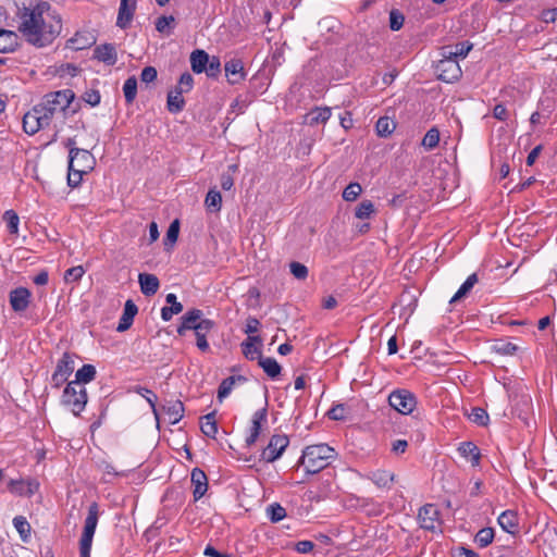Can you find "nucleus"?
<instances>
[{
	"label": "nucleus",
	"instance_id": "e2e57ef3",
	"mask_svg": "<svg viewBox=\"0 0 557 557\" xmlns=\"http://www.w3.org/2000/svg\"><path fill=\"white\" fill-rule=\"evenodd\" d=\"M84 274H85V269L82 265L72 267L65 271L64 281L66 283L78 282L83 277Z\"/></svg>",
	"mask_w": 557,
	"mask_h": 557
},
{
	"label": "nucleus",
	"instance_id": "3c124183",
	"mask_svg": "<svg viewBox=\"0 0 557 557\" xmlns=\"http://www.w3.org/2000/svg\"><path fill=\"white\" fill-rule=\"evenodd\" d=\"M267 515L271 522L276 523L286 517V509L278 503H273L268 506Z\"/></svg>",
	"mask_w": 557,
	"mask_h": 557
},
{
	"label": "nucleus",
	"instance_id": "4c0bfd02",
	"mask_svg": "<svg viewBox=\"0 0 557 557\" xmlns=\"http://www.w3.org/2000/svg\"><path fill=\"white\" fill-rule=\"evenodd\" d=\"M205 205L208 211L212 213L219 212L221 210L222 196L216 186L209 189L205 199Z\"/></svg>",
	"mask_w": 557,
	"mask_h": 557
},
{
	"label": "nucleus",
	"instance_id": "37998d69",
	"mask_svg": "<svg viewBox=\"0 0 557 557\" xmlns=\"http://www.w3.org/2000/svg\"><path fill=\"white\" fill-rule=\"evenodd\" d=\"M178 234H180V221L178 220H174L168 231H166V235L163 239V245H164V249L166 251H170L173 249L174 247V244L176 243L177 238H178Z\"/></svg>",
	"mask_w": 557,
	"mask_h": 557
},
{
	"label": "nucleus",
	"instance_id": "a211bd4d",
	"mask_svg": "<svg viewBox=\"0 0 557 557\" xmlns=\"http://www.w3.org/2000/svg\"><path fill=\"white\" fill-rule=\"evenodd\" d=\"M366 479L379 488L391 490L396 474L388 470L376 469L367 473Z\"/></svg>",
	"mask_w": 557,
	"mask_h": 557
},
{
	"label": "nucleus",
	"instance_id": "bb28decb",
	"mask_svg": "<svg viewBox=\"0 0 557 557\" xmlns=\"http://www.w3.org/2000/svg\"><path fill=\"white\" fill-rule=\"evenodd\" d=\"M138 282L141 293L147 297L153 296L160 287L159 278L154 274L139 273Z\"/></svg>",
	"mask_w": 557,
	"mask_h": 557
},
{
	"label": "nucleus",
	"instance_id": "f257e3e1",
	"mask_svg": "<svg viewBox=\"0 0 557 557\" xmlns=\"http://www.w3.org/2000/svg\"><path fill=\"white\" fill-rule=\"evenodd\" d=\"M62 18L51 4H42L39 11L20 14L18 32L37 48L51 45L61 34Z\"/></svg>",
	"mask_w": 557,
	"mask_h": 557
},
{
	"label": "nucleus",
	"instance_id": "5fc2aeb1",
	"mask_svg": "<svg viewBox=\"0 0 557 557\" xmlns=\"http://www.w3.org/2000/svg\"><path fill=\"white\" fill-rule=\"evenodd\" d=\"M374 213V205L371 200H362L355 211V216L364 220L369 219Z\"/></svg>",
	"mask_w": 557,
	"mask_h": 557
},
{
	"label": "nucleus",
	"instance_id": "de8ad7c7",
	"mask_svg": "<svg viewBox=\"0 0 557 557\" xmlns=\"http://www.w3.org/2000/svg\"><path fill=\"white\" fill-rule=\"evenodd\" d=\"M495 532L493 528H482L474 536V542L479 547L484 548L491 545L494 541Z\"/></svg>",
	"mask_w": 557,
	"mask_h": 557
},
{
	"label": "nucleus",
	"instance_id": "a19ab883",
	"mask_svg": "<svg viewBox=\"0 0 557 557\" xmlns=\"http://www.w3.org/2000/svg\"><path fill=\"white\" fill-rule=\"evenodd\" d=\"M236 381L245 382L246 379L243 375H238V376L232 375V376L224 379L221 382V384L219 385V388H218L219 401H222L225 397H227L230 395Z\"/></svg>",
	"mask_w": 557,
	"mask_h": 557
},
{
	"label": "nucleus",
	"instance_id": "4468645a",
	"mask_svg": "<svg viewBox=\"0 0 557 557\" xmlns=\"http://www.w3.org/2000/svg\"><path fill=\"white\" fill-rule=\"evenodd\" d=\"M268 421V409L263 407L253 412L251 418V425L248 430V435L245 438V443L247 447H251L258 441L263 424Z\"/></svg>",
	"mask_w": 557,
	"mask_h": 557
},
{
	"label": "nucleus",
	"instance_id": "7ed1b4c3",
	"mask_svg": "<svg viewBox=\"0 0 557 557\" xmlns=\"http://www.w3.org/2000/svg\"><path fill=\"white\" fill-rule=\"evenodd\" d=\"M74 98L75 94L72 89H62L45 95L42 100L35 107L46 119L48 125H50L53 117L59 115L65 116Z\"/></svg>",
	"mask_w": 557,
	"mask_h": 557
},
{
	"label": "nucleus",
	"instance_id": "c9c22d12",
	"mask_svg": "<svg viewBox=\"0 0 557 557\" xmlns=\"http://www.w3.org/2000/svg\"><path fill=\"white\" fill-rule=\"evenodd\" d=\"M13 2L17 9L16 15L18 18L20 14L36 12L40 10L42 4H50L42 0H13Z\"/></svg>",
	"mask_w": 557,
	"mask_h": 557
},
{
	"label": "nucleus",
	"instance_id": "473e14b6",
	"mask_svg": "<svg viewBox=\"0 0 557 557\" xmlns=\"http://www.w3.org/2000/svg\"><path fill=\"white\" fill-rule=\"evenodd\" d=\"M163 410L171 424H176L184 416V405L181 400L169 401L163 406Z\"/></svg>",
	"mask_w": 557,
	"mask_h": 557
},
{
	"label": "nucleus",
	"instance_id": "20e7f679",
	"mask_svg": "<svg viewBox=\"0 0 557 557\" xmlns=\"http://www.w3.org/2000/svg\"><path fill=\"white\" fill-rule=\"evenodd\" d=\"M99 519V505L94 502L88 507L87 517L84 523V530L79 540V556L90 557L92 539Z\"/></svg>",
	"mask_w": 557,
	"mask_h": 557
},
{
	"label": "nucleus",
	"instance_id": "423d86ee",
	"mask_svg": "<svg viewBox=\"0 0 557 557\" xmlns=\"http://www.w3.org/2000/svg\"><path fill=\"white\" fill-rule=\"evenodd\" d=\"M440 54L442 59L438 60L435 65V72L438 79L445 83H454L458 81L462 75L458 60L451 55H447L442 49Z\"/></svg>",
	"mask_w": 557,
	"mask_h": 557
},
{
	"label": "nucleus",
	"instance_id": "6e6552de",
	"mask_svg": "<svg viewBox=\"0 0 557 557\" xmlns=\"http://www.w3.org/2000/svg\"><path fill=\"white\" fill-rule=\"evenodd\" d=\"M389 406L401 414H410L417 407L416 395L409 389L398 388L388 396Z\"/></svg>",
	"mask_w": 557,
	"mask_h": 557
},
{
	"label": "nucleus",
	"instance_id": "4d7b16f0",
	"mask_svg": "<svg viewBox=\"0 0 557 557\" xmlns=\"http://www.w3.org/2000/svg\"><path fill=\"white\" fill-rule=\"evenodd\" d=\"M242 352L248 360H259V356H262L261 348L252 345L250 342H243L240 344Z\"/></svg>",
	"mask_w": 557,
	"mask_h": 557
},
{
	"label": "nucleus",
	"instance_id": "aec40b11",
	"mask_svg": "<svg viewBox=\"0 0 557 557\" xmlns=\"http://www.w3.org/2000/svg\"><path fill=\"white\" fill-rule=\"evenodd\" d=\"M96 42V37L91 32L88 30H78L74 34L73 37L67 39L66 48H70L75 51L84 50Z\"/></svg>",
	"mask_w": 557,
	"mask_h": 557
},
{
	"label": "nucleus",
	"instance_id": "393cba45",
	"mask_svg": "<svg viewBox=\"0 0 557 557\" xmlns=\"http://www.w3.org/2000/svg\"><path fill=\"white\" fill-rule=\"evenodd\" d=\"M215 327V322L210 319H205L202 325L195 330L196 345L199 350L206 352L209 350V343L207 341V334Z\"/></svg>",
	"mask_w": 557,
	"mask_h": 557
},
{
	"label": "nucleus",
	"instance_id": "ea45409f",
	"mask_svg": "<svg viewBox=\"0 0 557 557\" xmlns=\"http://www.w3.org/2000/svg\"><path fill=\"white\" fill-rule=\"evenodd\" d=\"M75 369L74 355L70 352H64L61 359L58 361L55 371L62 373L63 375L70 377Z\"/></svg>",
	"mask_w": 557,
	"mask_h": 557
},
{
	"label": "nucleus",
	"instance_id": "0e129e2a",
	"mask_svg": "<svg viewBox=\"0 0 557 557\" xmlns=\"http://www.w3.org/2000/svg\"><path fill=\"white\" fill-rule=\"evenodd\" d=\"M207 75L209 77H216L221 72V62L219 57H209V62L206 69Z\"/></svg>",
	"mask_w": 557,
	"mask_h": 557
},
{
	"label": "nucleus",
	"instance_id": "052dcab7",
	"mask_svg": "<svg viewBox=\"0 0 557 557\" xmlns=\"http://www.w3.org/2000/svg\"><path fill=\"white\" fill-rule=\"evenodd\" d=\"M362 188L359 183H350L343 191V198L346 201H355L361 194Z\"/></svg>",
	"mask_w": 557,
	"mask_h": 557
},
{
	"label": "nucleus",
	"instance_id": "774afa93",
	"mask_svg": "<svg viewBox=\"0 0 557 557\" xmlns=\"http://www.w3.org/2000/svg\"><path fill=\"white\" fill-rule=\"evenodd\" d=\"M493 117L500 121V122H506L508 121L509 119V112L507 110V108L503 104V103H497L494 108H493Z\"/></svg>",
	"mask_w": 557,
	"mask_h": 557
},
{
	"label": "nucleus",
	"instance_id": "cd10ccee",
	"mask_svg": "<svg viewBox=\"0 0 557 557\" xmlns=\"http://www.w3.org/2000/svg\"><path fill=\"white\" fill-rule=\"evenodd\" d=\"M498 524L500 528L510 534H515L518 532V515L513 510H505L503 511L498 519Z\"/></svg>",
	"mask_w": 557,
	"mask_h": 557
},
{
	"label": "nucleus",
	"instance_id": "e433bc0d",
	"mask_svg": "<svg viewBox=\"0 0 557 557\" xmlns=\"http://www.w3.org/2000/svg\"><path fill=\"white\" fill-rule=\"evenodd\" d=\"M472 44L469 42V41H461V42H458L455 47H451V46H445V47H442L441 49L444 50V53H446L447 55H451L453 58H455L456 60H458L459 58L463 59L468 55V53L470 52V50L472 49Z\"/></svg>",
	"mask_w": 557,
	"mask_h": 557
},
{
	"label": "nucleus",
	"instance_id": "9d476101",
	"mask_svg": "<svg viewBox=\"0 0 557 557\" xmlns=\"http://www.w3.org/2000/svg\"><path fill=\"white\" fill-rule=\"evenodd\" d=\"M289 444V438L285 434H274L271 436L268 445L262 449L260 459L265 462L277 460Z\"/></svg>",
	"mask_w": 557,
	"mask_h": 557
},
{
	"label": "nucleus",
	"instance_id": "13d9d810",
	"mask_svg": "<svg viewBox=\"0 0 557 557\" xmlns=\"http://www.w3.org/2000/svg\"><path fill=\"white\" fill-rule=\"evenodd\" d=\"M135 391L137 394L143 396L148 401L154 416L158 417V411H157V407H156V401L158 399L157 395L151 389L144 387V386H137L135 388Z\"/></svg>",
	"mask_w": 557,
	"mask_h": 557
},
{
	"label": "nucleus",
	"instance_id": "72a5a7b5",
	"mask_svg": "<svg viewBox=\"0 0 557 557\" xmlns=\"http://www.w3.org/2000/svg\"><path fill=\"white\" fill-rule=\"evenodd\" d=\"M209 62V54L205 50H195L190 54V65L191 70L200 74L206 71L207 64Z\"/></svg>",
	"mask_w": 557,
	"mask_h": 557
},
{
	"label": "nucleus",
	"instance_id": "ddd939ff",
	"mask_svg": "<svg viewBox=\"0 0 557 557\" xmlns=\"http://www.w3.org/2000/svg\"><path fill=\"white\" fill-rule=\"evenodd\" d=\"M203 312L200 309L193 308L186 311L180 318V324L177 326V334L184 336L188 331H195L202 325Z\"/></svg>",
	"mask_w": 557,
	"mask_h": 557
},
{
	"label": "nucleus",
	"instance_id": "c756f323",
	"mask_svg": "<svg viewBox=\"0 0 557 557\" xmlns=\"http://www.w3.org/2000/svg\"><path fill=\"white\" fill-rule=\"evenodd\" d=\"M96 368L92 364H84L81 369H78L75 373V380H73V384L75 386H84L87 383H90L96 379Z\"/></svg>",
	"mask_w": 557,
	"mask_h": 557
},
{
	"label": "nucleus",
	"instance_id": "680f3d73",
	"mask_svg": "<svg viewBox=\"0 0 557 557\" xmlns=\"http://www.w3.org/2000/svg\"><path fill=\"white\" fill-rule=\"evenodd\" d=\"M289 270H290V273L294 275V277L297 280L305 281L308 277V273H309L308 268L300 262H297V261L290 262Z\"/></svg>",
	"mask_w": 557,
	"mask_h": 557
},
{
	"label": "nucleus",
	"instance_id": "c85d7f7f",
	"mask_svg": "<svg viewBox=\"0 0 557 557\" xmlns=\"http://www.w3.org/2000/svg\"><path fill=\"white\" fill-rule=\"evenodd\" d=\"M459 454L469 459L473 467L479 466L481 453L478 446L472 442H461L458 446Z\"/></svg>",
	"mask_w": 557,
	"mask_h": 557
},
{
	"label": "nucleus",
	"instance_id": "bf43d9fd",
	"mask_svg": "<svg viewBox=\"0 0 557 557\" xmlns=\"http://www.w3.org/2000/svg\"><path fill=\"white\" fill-rule=\"evenodd\" d=\"M194 86V78L190 73L185 72L181 75L175 89L180 90L183 94L189 92Z\"/></svg>",
	"mask_w": 557,
	"mask_h": 557
},
{
	"label": "nucleus",
	"instance_id": "6e6d98bb",
	"mask_svg": "<svg viewBox=\"0 0 557 557\" xmlns=\"http://www.w3.org/2000/svg\"><path fill=\"white\" fill-rule=\"evenodd\" d=\"M469 419L476 423L480 426H485L488 423V414L487 412L481 408V407H474L471 409V412L469 414Z\"/></svg>",
	"mask_w": 557,
	"mask_h": 557
},
{
	"label": "nucleus",
	"instance_id": "58836bf2",
	"mask_svg": "<svg viewBox=\"0 0 557 557\" xmlns=\"http://www.w3.org/2000/svg\"><path fill=\"white\" fill-rule=\"evenodd\" d=\"M478 281L479 277L476 273H472L471 275H469L467 280L461 284L457 293L451 297L449 302L455 304L462 299L463 297H466L471 292L473 286L478 283Z\"/></svg>",
	"mask_w": 557,
	"mask_h": 557
},
{
	"label": "nucleus",
	"instance_id": "864d4df0",
	"mask_svg": "<svg viewBox=\"0 0 557 557\" xmlns=\"http://www.w3.org/2000/svg\"><path fill=\"white\" fill-rule=\"evenodd\" d=\"M440 143V132L436 127L430 128L422 139V146L428 149H434Z\"/></svg>",
	"mask_w": 557,
	"mask_h": 557
},
{
	"label": "nucleus",
	"instance_id": "8fccbe9b",
	"mask_svg": "<svg viewBox=\"0 0 557 557\" xmlns=\"http://www.w3.org/2000/svg\"><path fill=\"white\" fill-rule=\"evenodd\" d=\"M3 221L7 223L8 232L12 235H16L18 233V224L20 218L17 213L10 209L7 210L2 215Z\"/></svg>",
	"mask_w": 557,
	"mask_h": 557
},
{
	"label": "nucleus",
	"instance_id": "2f4dec72",
	"mask_svg": "<svg viewBox=\"0 0 557 557\" xmlns=\"http://www.w3.org/2000/svg\"><path fill=\"white\" fill-rule=\"evenodd\" d=\"M332 116L330 107H315L307 114V123L309 125H317L319 123H326Z\"/></svg>",
	"mask_w": 557,
	"mask_h": 557
},
{
	"label": "nucleus",
	"instance_id": "f03ea898",
	"mask_svg": "<svg viewBox=\"0 0 557 557\" xmlns=\"http://www.w3.org/2000/svg\"><path fill=\"white\" fill-rule=\"evenodd\" d=\"M337 457L336 450L327 444L307 446L298 465L305 468L306 473L315 474L324 470Z\"/></svg>",
	"mask_w": 557,
	"mask_h": 557
},
{
	"label": "nucleus",
	"instance_id": "f3484780",
	"mask_svg": "<svg viewBox=\"0 0 557 557\" xmlns=\"http://www.w3.org/2000/svg\"><path fill=\"white\" fill-rule=\"evenodd\" d=\"M32 293L26 287H16L9 294L10 305L15 312L25 311L30 304Z\"/></svg>",
	"mask_w": 557,
	"mask_h": 557
},
{
	"label": "nucleus",
	"instance_id": "0eeeda50",
	"mask_svg": "<svg viewBox=\"0 0 557 557\" xmlns=\"http://www.w3.org/2000/svg\"><path fill=\"white\" fill-rule=\"evenodd\" d=\"M67 174H89L94 168L95 159L92 154L79 148L70 150Z\"/></svg>",
	"mask_w": 557,
	"mask_h": 557
},
{
	"label": "nucleus",
	"instance_id": "603ef678",
	"mask_svg": "<svg viewBox=\"0 0 557 557\" xmlns=\"http://www.w3.org/2000/svg\"><path fill=\"white\" fill-rule=\"evenodd\" d=\"M349 408L346 404H336L329 411L327 417L334 421H343L347 419Z\"/></svg>",
	"mask_w": 557,
	"mask_h": 557
},
{
	"label": "nucleus",
	"instance_id": "dca6fc26",
	"mask_svg": "<svg viewBox=\"0 0 557 557\" xmlns=\"http://www.w3.org/2000/svg\"><path fill=\"white\" fill-rule=\"evenodd\" d=\"M46 119L38 112L34 106L23 117V129L29 135L36 134L39 129L48 127Z\"/></svg>",
	"mask_w": 557,
	"mask_h": 557
},
{
	"label": "nucleus",
	"instance_id": "39448f33",
	"mask_svg": "<svg viewBox=\"0 0 557 557\" xmlns=\"http://www.w3.org/2000/svg\"><path fill=\"white\" fill-rule=\"evenodd\" d=\"M88 401V395L85 386H75L73 382H67L62 397L61 403L65 407H69L72 413L78 417L86 407Z\"/></svg>",
	"mask_w": 557,
	"mask_h": 557
},
{
	"label": "nucleus",
	"instance_id": "a878e982",
	"mask_svg": "<svg viewBox=\"0 0 557 557\" xmlns=\"http://www.w3.org/2000/svg\"><path fill=\"white\" fill-rule=\"evenodd\" d=\"M508 176H499L498 178V184L502 185V187H504L505 189H509V194H512V193H520L531 186H537V185H541L543 186L544 185V182H537L535 180V176H529L527 180L524 181H519L518 183L513 184L511 187H509V185H511L513 183V180H510L509 182H505V180L507 178Z\"/></svg>",
	"mask_w": 557,
	"mask_h": 557
},
{
	"label": "nucleus",
	"instance_id": "f704fd0d",
	"mask_svg": "<svg viewBox=\"0 0 557 557\" xmlns=\"http://www.w3.org/2000/svg\"><path fill=\"white\" fill-rule=\"evenodd\" d=\"M258 364L263 369L265 374L271 379H276L282 371V367L272 357L259 356Z\"/></svg>",
	"mask_w": 557,
	"mask_h": 557
},
{
	"label": "nucleus",
	"instance_id": "412c9836",
	"mask_svg": "<svg viewBox=\"0 0 557 557\" xmlns=\"http://www.w3.org/2000/svg\"><path fill=\"white\" fill-rule=\"evenodd\" d=\"M136 0H121L116 18V25L120 28L126 29L131 25L136 10Z\"/></svg>",
	"mask_w": 557,
	"mask_h": 557
},
{
	"label": "nucleus",
	"instance_id": "4be33fe9",
	"mask_svg": "<svg viewBox=\"0 0 557 557\" xmlns=\"http://www.w3.org/2000/svg\"><path fill=\"white\" fill-rule=\"evenodd\" d=\"M20 45L18 35L0 26V53L13 52Z\"/></svg>",
	"mask_w": 557,
	"mask_h": 557
},
{
	"label": "nucleus",
	"instance_id": "1a4fd4ad",
	"mask_svg": "<svg viewBox=\"0 0 557 557\" xmlns=\"http://www.w3.org/2000/svg\"><path fill=\"white\" fill-rule=\"evenodd\" d=\"M420 528L431 532H443L441 510L435 504H425L418 511Z\"/></svg>",
	"mask_w": 557,
	"mask_h": 557
},
{
	"label": "nucleus",
	"instance_id": "6ab92c4d",
	"mask_svg": "<svg viewBox=\"0 0 557 557\" xmlns=\"http://www.w3.org/2000/svg\"><path fill=\"white\" fill-rule=\"evenodd\" d=\"M194 500H199L208 491V478L200 468H194L190 473Z\"/></svg>",
	"mask_w": 557,
	"mask_h": 557
},
{
	"label": "nucleus",
	"instance_id": "b1692460",
	"mask_svg": "<svg viewBox=\"0 0 557 557\" xmlns=\"http://www.w3.org/2000/svg\"><path fill=\"white\" fill-rule=\"evenodd\" d=\"M137 312L138 308L135 305V302L131 299L126 300L123 313L116 326V331L120 333L127 331L132 326L134 318L137 314Z\"/></svg>",
	"mask_w": 557,
	"mask_h": 557
},
{
	"label": "nucleus",
	"instance_id": "338daca9",
	"mask_svg": "<svg viewBox=\"0 0 557 557\" xmlns=\"http://www.w3.org/2000/svg\"><path fill=\"white\" fill-rule=\"evenodd\" d=\"M200 430L201 432L210 437V438H215L216 434H218V424H216V421H212V422H205V421H201V424H200Z\"/></svg>",
	"mask_w": 557,
	"mask_h": 557
},
{
	"label": "nucleus",
	"instance_id": "09e8293b",
	"mask_svg": "<svg viewBox=\"0 0 557 557\" xmlns=\"http://www.w3.org/2000/svg\"><path fill=\"white\" fill-rule=\"evenodd\" d=\"M123 94L126 103L131 104L134 102L137 95V78L135 76H129L124 82Z\"/></svg>",
	"mask_w": 557,
	"mask_h": 557
},
{
	"label": "nucleus",
	"instance_id": "49530a36",
	"mask_svg": "<svg viewBox=\"0 0 557 557\" xmlns=\"http://www.w3.org/2000/svg\"><path fill=\"white\" fill-rule=\"evenodd\" d=\"M492 348L500 356H515L519 350L516 344L503 339L496 341Z\"/></svg>",
	"mask_w": 557,
	"mask_h": 557
},
{
	"label": "nucleus",
	"instance_id": "c03bdc74",
	"mask_svg": "<svg viewBox=\"0 0 557 557\" xmlns=\"http://www.w3.org/2000/svg\"><path fill=\"white\" fill-rule=\"evenodd\" d=\"M396 128V123L388 116H381L375 125L376 134L380 137L389 136Z\"/></svg>",
	"mask_w": 557,
	"mask_h": 557
},
{
	"label": "nucleus",
	"instance_id": "79ce46f5",
	"mask_svg": "<svg viewBox=\"0 0 557 557\" xmlns=\"http://www.w3.org/2000/svg\"><path fill=\"white\" fill-rule=\"evenodd\" d=\"M13 525L24 543L30 539L32 527L24 516H16L13 518Z\"/></svg>",
	"mask_w": 557,
	"mask_h": 557
},
{
	"label": "nucleus",
	"instance_id": "7c9ffc66",
	"mask_svg": "<svg viewBox=\"0 0 557 557\" xmlns=\"http://www.w3.org/2000/svg\"><path fill=\"white\" fill-rule=\"evenodd\" d=\"M183 95V92L175 88L168 92L166 108L169 112L176 114L184 110L185 99Z\"/></svg>",
	"mask_w": 557,
	"mask_h": 557
},
{
	"label": "nucleus",
	"instance_id": "a18cd8bd",
	"mask_svg": "<svg viewBox=\"0 0 557 557\" xmlns=\"http://www.w3.org/2000/svg\"><path fill=\"white\" fill-rule=\"evenodd\" d=\"M156 29L162 35H171L174 26H175V18L173 15H161L156 20Z\"/></svg>",
	"mask_w": 557,
	"mask_h": 557
},
{
	"label": "nucleus",
	"instance_id": "2eb2a0df",
	"mask_svg": "<svg viewBox=\"0 0 557 557\" xmlns=\"http://www.w3.org/2000/svg\"><path fill=\"white\" fill-rule=\"evenodd\" d=\"M224 72L228 84L237 85L246 79L244 62L239 58H231L224 63Z\"/></svg>",
	"mask_w": 557,
	"mask_h": 557
},
{
	"label": "nucleus",
	"instance_id": "5701e85b",
	"mask_svg": "<svg viewBox=\"0 0 557 557\" xmlns=\"http://www.w3.org/2000/svg\"><path fill=\"white\" fill-rule=\"evenodd\" d=\"M94 58L107 65H114L117 61V53L114 45L102 44L95 48Z\"/></svg>",
	"mask_w": 557,
	"mask_h": 557
},
{
	"label": "nucleus",
	"instance_id": "9b49d317",
	"mask_svg": "<svg viewBox=\"0 0 557 557\" xmlns=\"http://www.w3.org/2000/svg\"><path fill=\"white\" fill-rule=\"evenodd\" d=\"M39 487L40 483L35 478L11 479L7 485V488L11 494L28 498L34 496L39 491Z\"/></svg>",
	"mask_w": 557,
	"mask_h": 557
},
{
	"label": "nucleus",
	"instance_id": "69168bd1",
	"mask_svg": "<svg viewBox=\"0 0 557 557\" xmlns=\"http://www.w3.org/2000/svg\"><path fill=\"white\" fill-rule=\"evenodd\" d=\"M405 17L397 10H392L389 13V27L392 30H399L404 25Z\"/></svg>",
	"mask_w": 557,
	"mask_h": 557
},
{
	"label": "nucleus",
	"instance_id": "f8f14e48",
	"mask_svg": "<svg viewBox=\"0 0 557 557\" xmlns=\"http://www.w3.org/2000/svg\"><path fill=\"white\" fill-rule=\"evenodd\" d=\"M35 177L41 184V186L48 190V193L59 195L60 193L65 191L66 187H78L82 184L84 176H50L51 178H57V183H53L52 181L40 180V176Z\"/></svg>",
	"mask_w": 557,
	"mask_h": 557
}]
</instances>
